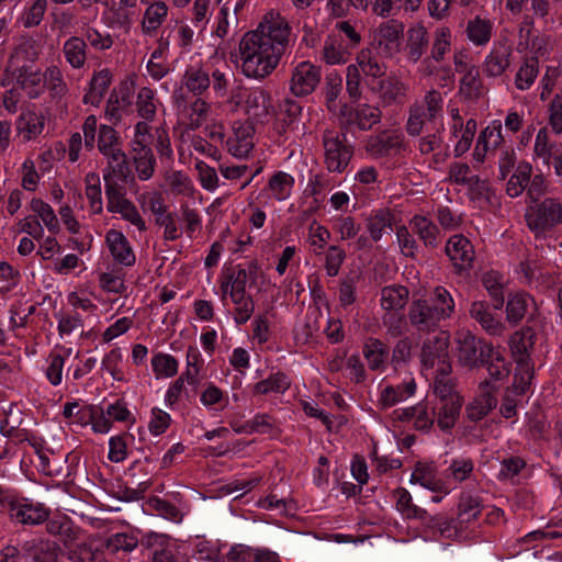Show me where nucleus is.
I'll return each mask as SVG.
<instances>
[{
    "instance_id": "1",
    "label": "nucleus",
    "mask_w": 562,
    "mask_h": 562,
    "mask_svg": "<svg viewBox=\"0 0 562 562\" xmlns=\"http://www.w3.org/2000/svg\"><path fill=\"white\" fill-rule=\"evenodd\" d=\"M291 27L279 14L266 15L256 30L239 42L241 72L254 79L268 77L279 65L290 41Z\"/></svg>"
},
{
    "instance_id": "2",
    "label": "nucleus",
    "mask_w": 562,
    "mask_h": 562,
    "mask_svg": "<svg viewBox=\"0 0 562 562\" xmlns=\"http://www.w3.org/2000/svg\"><path fill=\"white\" fill-rule=\"evenodd\" d=\"M324 165L328 172L342 173L349 166L355 147L347 134L337 127H326L321 134Z\"/></svg>"
},
{
    "instance_id": "3",
    "label": "nucleus",
    "mask_w": 562,
    "mask_h": 562,
    "mask_svg": "<svg viewBox=\"0 0 562 562\" xmlns=\"http://www.w3.org/2000/svg\"><path fill=\"white\" fill-rule=\"evenodd\" d=\"M525 217L528 228L537 238L546 237L562 223V202L555 198L533 202V205L528 206Z\"/></svg>"
},
{
    "instance_id": "4",
    "label": "nucleus",
    "mask_w": 562,
    "mask_h": 562,
    "mask_svg": "<svg viewBox=\"0 0 562 562\" xmlns=\"http://www.w3.org/2000/svg\"><path fill=\"white\" fill-rule=\"evenodd\" d=\"M172 100L178 115L188 121V128L196 130L206 121L211 106L204 99L180 88L173 91Z\"/></svg>"
},
{
    "instance_id": "5",
    "label": "nucleus",
    "mask_w": 562,
    "mask_h": 562,
    "mask_svg": "<svg viewBox=\"0 0 562 562\" xmlns=\"http://www.w3.org/2000/svg\"><path fill=\"white\" fill-rule=\"evenodd\" d=\"M456 341L458 361L469 368L481 367L493 348L492 344L475 337L470 331L458 333Z\"/></svg>"
},
{
    "instance_id": "6",
    "label": "nucleus",
    "mask_w": 562,
    "mask_h": 562,
    "mask_svg": "<svg viewBox=\"0 0 562 562\" xmlns=\"http://www.w3.org/2000/svg\"><path fill=\"white\" fill-rule=\"evenodd\" d=\"M14 82L30 99H36L45 91L44 74L33 67L4 70L2 86Z\"/></svg>"
},
{
    "instance_id": "7",
    "label": "nucleus",
    "mask_w": 562,
    "mask_h": 562,
    "mask_svg": "<svg viewBox=\"0 0 562 562\" xmlns=\"http://www.w3.org/2000/svg\"><path fill=\"white\" fill-rule=\"evenodd\" d=\"M445 252L451 261L454 272L462 274L469 272L475 259L472 243L463 235H452L446 243Z\"/></svg>"
},
{
    "instance_id": "8",
    "label": "nucleus",
    "mask_w": 562,
    "mask_h": 562,
    "mask_svg": "<svg viewBox=\"0 0 562 562\" xmlns=\"http://www.w3.org/2000/svg\"><path fill=\"white\" fill-rule=\"evenodd\" d=\"M392 419L402 423L412 422L413 428L423 432H428L436 423L434 407L428 402H419L411 407L394 409Z\"/></svg>"
},
{
    "instance_id": "9",
    "label": "nucleus",
    "mask_w": 562,
    "mask_h": 562,
    "mask_svg": "<svg viewBox=\"0 0 562 562\" xmlns=\"http://www.w3.org/2000/svg\"><path fill=\"white\" fill-rule=\"evenodd\" d=\"M321 68L310 61L297 64L291 76L290 90L296 97L311 94L321 81Z\"/></svg>"
},
{
    "instance_id": "10",
    "label": "nucleus",
    "mask_w": 562,
    "mask_h": 562,
    "mask_svg": "<svg viewBox=\"0 0 562 562\" xmlns=\"http://www.w3.org/2000/svg\"><path fill=\"white\" fill-rule=\"evenodd\" d=\"M408 321L418 333H431L436 331L445 319L424 299H418L409 305Z\"/></svg>"
},
{
    "instance_id": "11",
    "label": "nucleus",
    "mask_w": 562,
    "mask_h": 562,
    "mask_svg": "<svg viewBox=\"0 0 562 562\" xmlns=\"http://www.w3.org/2000/svg\"><path fill=\"white\" fill-rule=\"evenodd\" d=\"M254 136L255 127L250 121L234 122L226 139L228 153L236 158H246L255 146Z\"/></svg>"
},
{
    "instance_id": "12",
    "label": "nucleus",
    "mask_w": 562,
    "mask_h": 562,
    "mask_svg": "<svg viewBox=\"0 0 562 562\" xmlns=\"http://www.w3.org/2000/svg\"><path fill=\"white\" fill-rule=\"evenodd\" d=\"M340 116L347 126H357L361 131H369L380 123L382 113L378 106L367 103L350 108L347 104L340 109Z\"/></svg>"
},
{
    "instance_id": "13",
    "label": "nucleus",
    "mask_w": 562,
    "mask_h": 562,
    "mask_svg": "<svg viewBox=\"0 0 562 562\" xmlns=\"http://www.w3.org/2000/svg\"><path fill=\"white\" fill-rule=\"evenodd\" d=\"M148 207L155 216L158 226L164 227V239L176 240L181 236V229L177 225L176 214L168 212L164 198L160 193L155 192L148 200Z\"/></svg>"
},
{
    "instance_id": "14",
    "label": "nucleus",
    "mask_w": 562,
    "mask_h": 562,
    "mask_svg": "<svg viewBox=\"0 0 562 562\" xmlns=\"http://www.w3.org/2000/svg\"><path fill=\"white\" fill-rule=\"evenodd\" d=\"M480 393L467 405L465 414L471 422H479L496 407L497 400L490 381L484 380L479 385Z\"/></svg>"
},
{
    "instance_id": "15",
    "label": "nucleus",
    "mask_w": 562,
    "mask_h": 562,
    "mask_svg": "<svg viewBox=\"0 0 562 562\" xmlns=\"http://www.w3.org/2000/svg\"><path fill=\"white\" fill-rule=\"evenodd\" d=\"M403 33L404 24L402 22L394 19L383 22L376 30L375 41L379 48L387 56L397 53Z\"/></svg>"
},
{
    "instance_id": "16",
    "label": "nucleus",
    "mask_w": 562,
    "mask_h": 562,
    "mask_svg": "<svg viewBox=\"0 0 562 562\" xmlns=\"http://www.w3.org/2000/svg\"><path fill=\"white\" fill-rule=\"evenodd\" d=\"M151 144L130 145V155L137 173L142 181L149 180L156 170L157 161L154 156Z\"/></svg>"
},
{
    "instance_id": "17",
    "label": "nucleus",
    "mask_w": 562,
    "mask_h": 562,
    "mask_svg": "<svg viewBox=\"0 0 562 562\" xmlns=\"http://www.w3.org/2000/svg\"><path fill=\"white\" fill-rule=\"evenodd\" d=\"M22 551L34 562H57L61 548L55 541L35 538L25 541L22 546Z\"/></svg>"
},
{
    "instance_id": "18",
    "label": "nucleus",
    "mask_w": 562,
    "mask_h": 562,
    "mask_svg": "<svg viewBox=\"0 0 562 562\" xmlns=\"http://www.w3.org/2000/svg\"><path fill=\"white\" fill-rule=\"evenodd\" d=\"M403 137L396 132L383 131L379 134L371 135L366 143V151L374 157L382 158L389 156L392 150L402 146Z\"/></svg>"
},
{
    "instance_id": "19",
    "label": "nucleus",
    "mask_w": 562,
    "mask_h": 562,
    "mask_svg": "<svg viewBox=\"0 0 562 562\" xmlns=\"http://www.w3.org/2000/svg\"><path fill=\"white\" fill-rule=\"evenodd\" d=\"M10 515L21 524L37 525L47 520L48 512L41 504H32L27 499L10 501Z\"/></svg>"
},
{
    "instance_id": "20",
    "label": "nucleus",
    "mask_w": 562,
    "mask_h": 562,
    "mask_svg": "<svg viewBox=\"0 0 562 562\" xmlns=\"http://www.w3.org/2000/svg\"><path fill=\"white\" fill-rule=\"evenodd\" d=\"M247 114L259 123H263L271 114L272 104L269 92L261 88L249 90L245 98Z\"/></svg>"
},
{
    "instance_id": "21",
    "label": "nucleus",
    "mask_w": 562,
    "mask_h": 562,
    "mask_svg": "<svg viewBox=\"0 0 562 562\" xmlns=\"http://www.w3.org/2000/svg\"><path fill=\"white\" fill-rule=\"evenodd\" d=\"M105 243L113 259L125 267L135 265L136 257L130 245V241L123 233L116 229H110L105 235Z\"/></svg>"
},
{
    "instance_id": "22",
    "label": "nucleus",
    "mask_w": 562,
    "mask_h": 562,
    "mask_svg": "<svg viewBox=\"0 0 562 562\" xmlns=\"http://www.w3.org/2000/svg\"><path fill=\"white\" fill-rule=\"evenodd\" d=\"M535 341L536 334L530 327H525L510 336L509 348L516 364L532 362L530 352L533 349Z\"/></svg>"
},
{
    "instance_id": "23",
    "label": "nucleus",
    "mask_w": 562,
    "mask_h": 562,
    "mask_svg": "<svg viewBox=\"0 0 562 562\" xmlns=\"http://www.w3.org/2000/svg\"><path fill=\"white\" fill-rule=\"evenodd\" d=\"M438 428L450 431L457 424L462 407V397H450L445 402H435L432 405Z\"/></svg>"
},
{
    "instance_id": "24",
    "label": "nucleus",
    "mask_w": 562,
    "mask_h": 562,
    "mask_svg": "<svg viewBox=\"0 0 562 562\" xmlns=\"http://www.w3.org/2000/svg\"><path fill=\"white\" fill-rule=\"evenodd\" d=\"M106 158V167L103 169V179H119L123 183H127L132 177V170L128 158L123 147L116 148L102 154Z\"/></svg>"
},
{
    "instance_id": "25",
    "label": "nucleus",
    "mask_w": 562,
    "mask_h": 562,
    "mask_svg": "<svg viewBox=\"0 0 562 562\" xmlns=\"http://www.w3.org/2000/svg\"><path fill=\"white\" fill-rule=\"evenodd\" d=\"M469 313L488 335L501 336L504 333V324L493 315L486 302L474 301Z\"/></svg>"
},
{
    "instance_id": "26",
    "label": "nucleus",
    "mask_w": 562,
    "mask_h": 562,
    "mask_svg": "<svg viewBox=\"0 0 562 562\" xmlns=\"http://www.w3.org/2000/svg\"><path fill=\"white\" fill-rule=\"evenodd\" d=\"M64 554L70 562H103V550L91 542L70 540L64 546Z\"/></svg>"
},
{
    "instance_id": "27",
    "label": "nucleus",
    "mask_w": 562,
    "mask_h": 562,
    "mask_svg": "<svg viewBox=\"0 0 562 562\" xmlns=\"http://www.w3.org/2000/svg\"><path fill=\"white\" fill-rule=\"evenodd\" d=\"M394 214L390 209L382 207L371 212L364 220L366 228L372 241L378 243L382 236L392 231Z\"/></svg>"
},
{
    "instance_id": "28",
    "label": "nucleus",
    "mask_w": 562,
    "mask_h": 562,
    "mask_svg": "<svg viewBox=\"0 0 562 562\" xmlns=\"http://www.w3.org/2000/svg\"><path fill=\"white\" fill-rule=\"evenodd\" d=\"M448 347L449 337L446 333H441L432 340L424 342L420 353L423 368H435L436 363L446 359L449 355Z\"/></svg>"
},
{
    "instance_id": "29",
    "label": "nucleus",
    "mask_w": 562,
    "mask_h": 562,
    "mask_svg": "<svg viewBox=\"0 0 562 562\" xmlns=\"http://www.w3.org/2000/svg\"><path fill=\"white\" fill-rule=\"evenodd\" d=\"M362 353L371 371H383L385 369L390 355L385 342L379 338L369 337L362 346Z\"/></svg>"
},
{
    "instance_id": "30",
    "label": "nucleus",
    "mask_w": 562,
    "mask_h": 562,
    "mask_svg": "<svg viewBox=\"0 0 562 562\" xmlns=\"http://www.w3.org/2000/svg\"><path fill=\"white\" fill-rule=\"evenodd\" d=\"M504 142L502 135V124L494 121L492 125L484 128L476 140L473 157L476 161H484L490 147L496 148Z\"/></svg>"
},
{
    "instance_id": "31",
    "label": "nucleus",
    "mask_w": 562,
    "mask_h": 562,
    "mask_svg": "<svg viewBox=\"0 0 562 562\" xmlns=\"http://www.w3.org/2000/svg\"><path fill=\"white\" fill-rule=\"evenodd\" d=\"M423 521L425 529L436 539L456 540L461 536L459 527L446 515L438 514L431 517L427 515Z\"/></svg>"
},
{
    "instance_id": "32",
    "label": "nucleus",
    "mask_w": 562,
    "mask_h": 562,
    "mask_svg": "<svg viewBox=\"0 0 562 562\" xmlns=\"http://www.w3.org/2000/svg\"><path fill=\"white\" fill-rule=\"evenodd\" d=\"M409 228L417 235L427 248H437L439 245V228L428 217L424 215H414L409 220Z\"/></svg>"
},
{
    "instance_id": "33",
    "label": "nucleus",
    "mask_w": 562,
    "mask_h": 562,
    "mask_svg": "<svg viewBox=\"0 0 562 562\" xmlns=\"http://www.w3.org/2000/svg\"><path fill=\"white\" fill-rule=\"evenodd\" d=\"M111 82L112 72L110 69L104 68L94 72L89 83V90L83 97V103L98 106L106 94Z\"/></svg>"
},
{
    "instance_id": "34",
    "label": "nucleus",
    "mask_w": 562,
    "mask_h": 562,
    "mask_svg": "<svg viewBox=\"0 0 562 562\" xmlns=\"http://www.w3.org/2000/svg\"><path fill=\"white\" fill-rule=\"evenodd\" d=\"M416 392V383L413 379L408 382L398 385H387L385 386L379 397V406L381 408H390L400 402L407 400L413 396Z\"/></svg>"
},
{
    "instance_id": "35",
    "label": "nucleus",
    "mask_w": 562,
    "mask_h": 562,
    "mask_svg": "<svg viewBox=\"0 0 562 562\" xmlns=\"http://www.w3.org/2000/svg\"><path fill=\"white\" fill-rule=\"evenodd\" d=\"M406 91V85L396 77H387L379 82V97L385 105L404 103Z\"/></svg>"
},
{
    "instance_id": "36",
    "label": "nucleus",
    "mask_w": 562,
    "mask_h": 562,
    "mask_svg": "<svg viewBox=\"0 0 562 562\" xmlns=\"http://www.w3.org/2000/svg\"><path fill=\"white\" fill-rule=\"evenodd\" d=\"M38 57V49L35 41L32 38L21 42L9 57L5 70L32 67L29 63H34Z\"/></svg>"
},
{
    "instance_id": "37",
    "label": "nucleus",
    "mask_w": 562,
    "mask_h": 562,
    "mask_svg": "<svg viewBox=\"0 0 562 562\" xmlns=\"http://www.w3.org/2000/svg\"><path fill=\"white\" fill-rule=\"evenodd\" d=\"M168 16V5L164 1H155L150 3L143 15L140 23L142 31L145 35H153L162 25Z\"/></svg>"
},
{
    "instance_id": "38",
    "label": "nucleus",
    "mask_w": 562,
    "mask_h": 562,
    "mask_svg": "<svg viewBox=\"0 0 562 562\" xmlns=\"http://www.w3.org/2000/svg\"><path fill=\"white\" fill-rule=\"evenodd\" d=\"M481 283L484 289L487 291L488 295L493 300V306L495 310H499L503 307L505 297H504V289H505V277L495 270H488L482 273Z\"/></svg>"
},
{
    "instance_id": "39",
    "label": "nucleus",
    "mask_w": 562,
    "mask_h": 562,
    "mask_svg": "<svg viewBox=\"0 0 562 562\" xmlns=\"http://www.w3.org/2000/svg\"><path fill=\"white\" fill-rule=\"evenodd\" d=\"M408 295L409 291L404 285L393 284L384 286L381 290V306L389 312L403 310L407 304Z\"/></svg>"
},
{
    "instance_id": "40",
    "label": "nucleus",
    "mask_w": 562,
    "mask_h": 562,
    "mask_svg": "<svg viewBox=\"0 0 562 562\" xmlns=\"http://www.w3.org/2000/svg\"><path fill=\"white\" fill-rule=\"evenodd\" d=\"M393 497L396 501V509L406 519L427 518V510L413 503L409 492L404 487H397L393 491Z\"/></svg>"
},
{
    "instance_id": "41",
    "label": "nucleus",
    "mask_w": 562,
    "mask_h": 562,
    "mask_svg": "<svg viewBox=\"0 0 562 562\" xmlns=\"http://www.w3.org/2000/svg\"><path fill=\"white\" fill-rule=\"evenodd\" d=\"M431 308H436L439 315L445 319H449L454 313V300L451 293L441 285L436 286L430 293L428 299H424Z\"/></svg>"
},
{
    "instance_id": "42",
    "label": "nucleus",
    "mask_w": 562,
    "mask_h": 562,
    "mask_svg": "<svg viewBox=\"0 0 562 562\" xmlns=\"http://www.w3.org/2000/svg\"><path fill=\"white\" fill-rule=\"evenodd\" d=\"M509 56L510 53L505 47L492 49L483 63V72L493 78L502 76L510 65Z\"/></svg>"
},
{
    "instance_id": "43",
    "label": "nucleus",
    "mask_w": 562,
    "mask_h": 562,
    "mask_svg": "<svg viewBox=\"0 0 562 562\" xmlns=\"http://www.w3.org/2000/svg\"><path fill=\"white\" fill-rule=\"evenodd\" d=\"M182 83L187 87L191 95H200L211 85L210 75L199 66H189L182 77Z\"/></svg>"
},
{
    "instance_id": "44",
    "label": "nucleus",
    "mask_w": 562,
    "mask_h": 562,
    "mask_svg": "<svg viewBox=\"0 0 562 562\" xmlns=\"http://www.w3.org/2000/svg\"><path fill=\"white\" fill-rule=\"evenodd\" d=\"M407 56L412 61H417L424 55L428 46L427 30L418 24L407 32Z\"/></svg>"
},
{
    "instance_id": "45",
    "label": "nucleus",
    "mask_w": 562,
    "mask_h": 562,
    "mask_svg": "<svg viewBox=\"0 0 562 562\" xmlns=\"http://www.w3.org/2000/svg\"><path fill=\"white\" fill-rule=\"evenodd\" d=\"M256 273L257 266L254 262L249 263L248 269L237 267L236 270L233 271L229 281L222 284L223 299L227 293H247V282L250 277L255 278Z\"/></svg>"
},
{
    "instance_id": "46",
    "label": "nucleus",
    "mask_w": 562,
    "mask_h": 562,
    "mask_svg": "<svg viewBox=\"0 0 562 562\" xmlns=\"http://www.w3.org/2000/svg\"><path fill=\"white\" fill-rule=\"evenodd\" d=\"M493 24L488 19L475 16L467 23L465 33L470 42L476 46L487 44L492 37Z\"/></svg>"
},
{
    "instance_id": "47",
    "label": "nucleus",
    "mask_w": 562,
    "mask_h": 562,
    "mask_svg": "<svg viewBox=\"0 0 562 562\" xmlns=\"http://www.w3.org/2000/svg\"><path fill=\"white\" fill-rule=\"evenodd\" d=\"M67 63L74 68L83 67L87 59V42L79 36L69 37L63 47Z\"/></svg>"
},
{
    "instance_id": "48",
    "label": "nucleus",
    "mask_w": 562,
    "mask_h": 562,
    "mask_svg": "<svg viewBox=\"0 0 562 562\" xmlns=\"http://www.w3.org/2000/svg\"><path fill=\"white\" fill-rule=\"evenodd\" d=\"M46 530L52 536H58L63 546L67 544L70 540H77L80 531L66 516L48 519Z\"/></svg>"
},
{
    "instance_id": "49",
    "label": "nucleus",
    "mask_w": 562,
    "mask_h": 562,
    "mask_svg": "<svg viewBox=\"0 0 562 562\" xmlns=\"http://www.w3.org/2000/svg\"><path fill=\"white\" fill-rule=\"evenodd\" d=\"M484 93V86L479 69L469 71L460 78L459 94L467 101L479 100Z\"/></svg>"
},
{
    "instance_id": "50",
    "label": "nucleus",
    "mask_w": 562,
    "mask_h": 562,
    "mask_svg": "<svg viewBox=\"0 0 562 562\" xmlns=\"http://www.w3.org/2000/svg\"><path fill=\"white\" fill-rule=\"evenodd\" d=\"M138 538L132 532H116L104 540V548L111 554L130 553L138 546Z\"/></svg>"
},
{
    "instance_id": "51",
    "label": "nucleus",
    "mask_w": 562,
    "mask_h": 562,
    "mask_svg": "<svg viewBox=\"0 0 562 562\" xmlns=\"http://www.w3.org/2000/svg\"><path fill=\"white\" fill-rule=\"evenodd\" d=\"M293 186L294 178L291 175L284 171H277L269 179L267 189L274 200L284 201L291 195Z\"/></svg>"
},
{
    "instance_id": "52",
    "label": "nucleus",
    "mask_w": 562,
    "mask_h": 562,
    "mask_svg": "<svg viewBox=\"0 0 562 562\" xmlns=\"http://www.w3.org/2000/svg\"><path fill=\"white\" fill-rule=\"evenodd\" d=\"M532 166L527 161L518 164L516 171L507 182V194L512 198L520 195L529 183Z\"/></svg>"
},
{
    "instance_id": "53",
    "label": "nucleus",
    "mask_w": 562,
    "mask_h": 562,
    "mask_svg": "<svg viewBox=\"0 0 562 562\" xmlns=\"http://www.w3.org/2000/svg\"><path fill=\"white\" fill-rule=\"evenodd\" d=\"M229 297L235 305L233 315L237 325L246 324L255 311V302L251 295L247 293H231Z\"/></svg>"
},
{
    "instance_id": "54",
    "label": "nucleus",
    "mask_w": 562,
    "mask_h": 562,
    "mask_svg": "<svg viewBox=\"0 0 562 562\" xmlns=\"http://www.w3.org/2000/svg\"><path fill=\"white\" fill-rule=\"evenodd\" d=\"M85 193L89 201L90 209L94 214L103 212L102 191L100 177L95 172H89L85 177Z\"/></svg>"
},
{
    "instance_id": "55",
    "label": "nucleus",
    "mask_w": 562,
    "mask_h": 562,
    "mask_svg": "<svg viewBox=\"0 0 562 562\" xmlns=\"http://www.w3.org/2000/svg\"><path fill=\"white\" fill-rule=\"evenodd\" d=\"M30 209L35 213L34 216L42 220L43 224L52 234H57L60 229L59 221L53 207L42 199L34 198L30 203Z\"/></svg>"
},
{
    "instance_id": "56",
    "label": "nucleus",
    "mask_w": 562,
    "mask_h": 562,
    "mask_svg": "<svg viewBox=\"0 0 562 562\" xmlns=\"http://www.w3.org/2000/svg\"><path fill=\"white\" fill-rule=\"evenodd\" d=\"M481 367H486L490 376L495 381L505 379L510 372L509 363L494 346Z\"/></svg>"
},
{
    "instance_id": "57",
    "label": "nucleus",
    "mask_w": 562,
    "mask_h": 562,
    "mask_svg": "<svg viewBox=\"0 0 562 562\" xmlns=\"http://www.w3.org/2000/svg\"><path fill=\"white\" fill-rule=\"evenodd\" d=\"M458 524H469L476 520L482 512V505L477 497L463 494L459 502Z\"/></svg>"
},
{
    "instance_id": "58",
    "label": "nucleus",
    "mask_w": 562,
    "mask_h": 562,
    "mask_svg": "<svg viewBox=\"0 0 562 562\" xmlns=\"http://www.w3.org/2000/svg\"><path fill=\"white\" fill-rule=\"evenodd\" d=\"M44 83L53 99H61L68 92L63 72L57 66H50L46 69Z\"/></svg>"
},
{
    "instance_id": "59",
    "label": "nucleus",
    "mask_w": 562,
    "mask_h": 562,
    "mask_svg": "<svg viewBox=\"0 0 562 562\" xmlns=\"http://www.w3.org/2000/svg\"><path fill=\"white\" fill-rule=\"evenodd\" d=\"M359 70L373 78L384 76L386 66L373 55L371 49H362L357 56Z\"/></svg>"
},
{
    "instance_id": "60",
    "label": "nucleus",
    "mask_w": 562,
    "mask_h": 562,
    "mask_svg": "<svg viewBox=\"0 0 562 562\" xmlns=\"http://www.w3.org/2000/svg\"><path fill=\"white\" fill-rule=\"evenodd\" d=\"M290 387V381L288 376L282 373L278 372L274 374H271L265 380H261L257 382L254 385V393L255 394H268L271 392L274 393H283Z\"/></svg>"
},
{
    "instance_id": "61",
    "label": "nucleus",
    "mask_w": 562,
    "mask_h": 562,
    "mask_svg": "<svg viewBox=\"0 0 562 562\" xmlns=\"http://www.w3.org/2000/svg\"><path fill=\"white\" fill-rule=\"evenodd\" d=\"M533 378V363L525 362V364H517L516 372L514 374V382L509 391L515 395H525L531 385Z\"/></svg>"
},
{
    "instance_id": "62",
    "label": "nucleus",
    "mask_w": 562,
    "mask_h": 562,
    "mask_svg": "<svg viewBox=\"0 0 562 562\" xmlns=\"http://www.w3.org/2000/svg\"><path fill=\"white\" fill-rule=\"evenodd\" d=\"M44 128L43 119L35 112L27 111L22 113L16 121V130L25 134L27 139H31L42 133Z\"/></svg>"
},
{
    "instance_id": "63",
    "label": "nucleus",
    "mask_w": 562,
    "mask_h": 562,
    "mask_svg": "<svg viewBox=\"0 0 562 562\" xmlns=\"http://www.w3.org/2000/svg\"><path fill=\"white\" fill-rule=\"evenodd\" d=\"M529 296L526 293H516L509 295L506 305L507 321L512 324H518L526 315Z\"/></svg>"
},
{
    "instance_id": "64",
    "label": "nucleus",
    "mask_w": 562,
    "mask_h": 562,
    "mask_svg": "<svg viewBox=\"0 0 562 562\" xmlns=\"http://www.w3.org/2000/svg\"><path fill=\"white\" fill-rule=\"evenodd\" d=\"M104 180L105 198H106V210L112 212L119 205L127 201L126 190L123 184L119 183V179H112L110 176Z\"/></svg>"
}]
</instances>
